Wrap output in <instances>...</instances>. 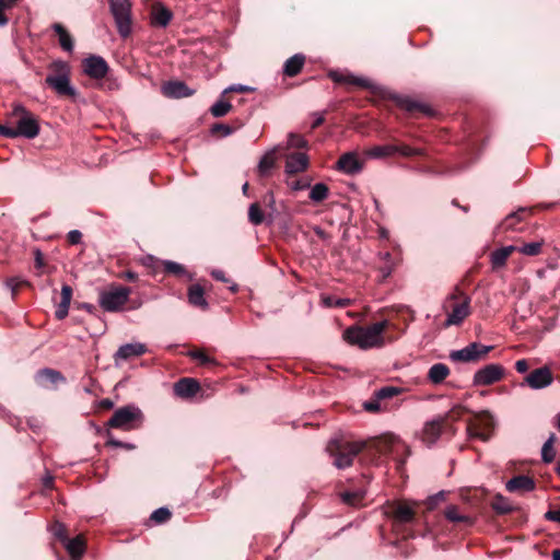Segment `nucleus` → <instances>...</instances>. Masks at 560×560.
Instances as JSON below:
<instances>
[{"instance_id":"nucleus-42","label":"nucleus","mask_w":560,"mask_h":560,"mask_svg":"<svg viewBox=\"0 0 560 560\" xmlns=\"http://www.w3.org/2000/svg\"><path fill=\"white\" fill-rule=\"evenodd\" d=\"M323 304L326 307L343 308L352 304L351 299H340L334 296H323Z\"/></svg>"},{"instance_id":"nucleus-4","label":"nucleus","mask_w":560,"mask_h":560,"mask_svg":"<svg viewBox=\"0 0 560 560\" xmlns=\"http://www.w3.org/2000/svg\"><path fill=\"white\" fill-rule=\"evenodd\" d=\"M365 445L364 441L334 439L328 443L326 451L335 458L334 465L338 469H345L353 464L354 458L363 451Z\"/></svg>"},{"instance_id":"nucleus-14","label":"nucleus","mask_w":560,"mask_h":560,"mask_svg":"<svg viewBox=\"0 0 560 560\" xmlns=\"http://www.w3.org/2000/svg\"><path fill=\"white\" fill-rule=\"evenodd\" d=\"M162 94L168 98H183L191 96L195 90L183 81H167L161 88Z\"/></svg>"},{"instance_id":"nucleus-6","label":"nucleus","mask_w":560,"mask_h":560,"mask_svg":"<svg viewBox=\"0 0 560 560\" xmlns=\"http://www.w3.org/2000/svg\"><path fill=\"white\" fill-rule=\"evenodd\" d=\"M471 299L465 294L458 287L447 296L444 307L451 308L447 314L446 326L459 325L470 314Z\"/></svg>"},{"instance_id":"nucleus-7","label":"nucleus","mask_w":560,"mask_h":560,"mask_svg":"<svg viewBox=\"0 0 560 560\" xmlns=\"http://www.w3.org/2000/svg\"><path fill=\"white\" fill-rule=\"evenodd\" d=\"M131 294V289L122 285L112 284L98 293V304L105 312H119L124 308Z\"/></svg>"},{"instance_id":"nucleus-47","label":"nucleus","mask_w":560,"mask_h":560,"mask_svg":"<svg viewBox=\"0 0 560 560\" xmlns=\"http://www.w3.org/2000/svg\"><path fill=\"white\" fill-rule=\"evenodd\" d=\"M306 147L307 141L303 136L294 132L288 135V148L304 149Z\"/></svg>"},{"instance_id":"nucleus-28","label":"nucleus","mask_w":560,"mask_h":560,"mask_svg":"<svg viewBox=\"0 0 560 560\" xmlns=\"http://www.w3.org/2000/svg\"><path fill=\"white\" fill-rule=\"evenodd\" d=\"M516 250V246L509 245L498 248L491 253L490 261L493 269L501 268L506 264L509 256Z\"/></svg>"},{"instance_id":"nucleus-24","label":"nucleus","mask_w":560,"mask_h":560,"mask_svg":"<svg viewBox=\"0 0 560 560\" xmlns=\"http://www.w3.org/2000/svg\"><path fill=\"white\" fill-rule=\"evenodd\" d=\"M72 299V288L68 284H63L61 288V301L57 306L55 316L57 319H63L67 317L69 306Z\"/></svg>"},{"instance_id":"nucleus-45","label":"nucleus","mask_w":560,"mask_h":560,"mask_svg":"<svg viewBox=\"0 0 560 560\" xmlns=\"http://www.w3.org/2000/svg\"><path fill=\"white\" fill-rule=\"evenodd\" d=\"M401 389L399 387L395 386H384L377 390L374 392V397L377 399H388L392 398L398 394H400Z\"/></svg>"},{"instance_id":"nucleus-64","label":"nucleus","mask_w":560,"mask_h":560,"mask_svg":"<svg viewBox=\"0 0 560 560\" xmlns=\"http://www.w3.org/2000/svg\"><path fill=\"white\" fill-rule=\"evenodd\" d=\"M528 368L529 365L526 359H521L515 362V370L521 374L526 373Z\"/></svg>"},{"instance_id":"nucleus-37","label":"nucleus","mask_w":560,"mask_h":560,"mask_svg":"<svg viewBox=\"0 0 560 560\" xmlns=\"http://www.w3.org/2000/svg\"><path fill=\"white\" fill-rule=\"evenodd\" d=\"M276 164V151L271 150L267 152L259 161L258 163V170L259 173L265 175L267 174L271 168L275 167Z\"/></svg>"},{"instance_id":"nucleus-8","label":"nucleus","mask_w":560,"mask_h":560,"mask_svg":"<svg viewBox=\"0 0 560 560\" xmlns=\"http://www.w3.org/2000/svg\"><path fill=\"white\" fill-rule=\"evenodd\" d=\"M109 10L114 16L117 31L124 38L131 33V3L129 0H109Z\"/></svg>"},{"instance_id":"nucleus-38","label":"nucleus","mask_w":560,"mask_h":560,"mask_svg":"<svg viewBox=\"0 0 560 560\" xmlns=\"http://www.w3.org/2000/svg\"><path fill=\"white\" fill-rule=\"evenodd\" d=\"M364 494L363 490L345 491L340 494V498L345 504L355 506L364 498Z\"/></svg>"},{"instance_id":"nucleus-61","label":"nucleus","mask_w":560,"mask_h":560,"mask_svg":"<svg viewBox=\"0 0 560 560\" xmlns=\"http://www.w3.org/2000/svg\"><path fill=\"white\" fill-rule=\"evenodd\" d=\"M310 186V182L304 179H296L290 184L291 189L295 191L307 189Z\"/></svg>"},{"instance_id":"nucleus-32","label":"nucleus","mask_w":560,"mask_h":560,"mask_svg":"<svg viewBox=\"0 0 560 560\" xmlns=\"http://www.w3.org/2000/svg\"><path fill=\"white\" fill-rule=\"evenodd\" d=\"M397 154L396 144L375 145L366 151V155L371 159H384Z\"/></svg>"},{"instance_id":"nucleus-10","label":"nucleus","mask_w":560,"mask_h":560,"mask_svg":"<svg viewBox=\"0 0 560 560\" xmlns=\"http://www.w3.org/2000/svg\"><path fill=\"white\" fill-rule=\"evenodd\" d=\"M504 375V368L498 363H491L477 370L474 374L475 386H489L499 382Z\"/></svg>"},{"instance_id":"nucleus-16","label":"nucleus","mask_w":560,"mask_h":560,"mask_svg":"<svg viewBox=\"0 0 560 560\" xmlns=\"http://www.w3.org/2000/svg\"><path fill=\"white\" fill-rule=\"evenodd\" d=\"M148 351L147 346L141 342L126 343L118 348L114 354L115 362L127 361L132 358L140 357Z\"/></svg>"},{"instance_id":"nucleus-59","label":"nucleus","mask_w":560,"mask_h":560,"mask_svg":"<svg viewBox=\"0 0 560 560\" xmlns=\"http://www.w3.org/2000/svg\"><path fill=\"white\" fill-rule=\"evenodd\" d=\"M264 202H265L266 207L270 209L271 213L277 212L276 199H275V195L272 191H268L264 196Z\"/></svg>"},{"instance_id":"nucleus-40","label":"nucleus","mask_w":560,"mask_h":560,"mask_svg":"<svg viewBox=\"0 0 560 560\" xmlns=\"http://www.w3.org/2000/svg\"><path fill=\"white\" fill-rule=\"evenodd\" d=\"M248 220L254 225H259L264 222L265 215L257 202H254L249 206Z\"/></svg>"},{"instance_id":"nucleus-30","label":"nucleus","mask_w":560,"mask_h":560,"mask_svg":"<svg viewBox=\"0 0 560 560\" xmlns=\"http://www.w3.org/2000/svg\"><path fill=\"white\" fill-rule=\"evenodd\" d=\"M450 368L444 363H435L428 371V380L434 384H442L450 375Z\"/></svg>"},{"instance_id":"nucleus-46","label":"nucleus","mask_w":560,"mask_h":560,"mask_svg":"<svg viewBox=\"0 0 560 560\" xmlns=\"http://www.w3.org/2000/svg\"><path fill=\"white\" fill-rule=\"evenodd\" d=\"M447 492L442 490L438 493L428 497L424 504L429 511L434 510L441 502H444L446 500Z\"/></svg>"},{"instance_id":"nucleus-34","label":"nucleus","mask_w":560,"mask_h":560,"mask_svg":"<svg viewBox=\"0 0 560 560\" xmlns=\"http://www.w3.org/2000/svg\"><path fill=\"white\" fill-rule=\"evenodd\" d=\"M393 515L400 523H410L415 517V511L406 504H399L394 510Z\"/></svg>"},{"instance_id":"nucleus-49","label":"nucleus","mask_w":560,"mask_h":560,"mask_svg":"<svg viewBox=\"0 0 560 560\" xmlns=\"http://www.w3.org/2000/svg\"><path fill=\"white\" fill-rule=\"evenodd\" d=\"M172 516L171 511L167 508H159L151 514V520L158 524L168 521Z\"/></svg>"},{"instance_id":"nucleus-3","label":"nucleus","mask_w":560,"mask_h":560,"mask_svg":"<svg viewBox=\"0 0 560 560\" xmlns=\"http://www.w3.org/2000/svg\"><path fill=\"white\" fill-rule=\"evenodd\" d=\"M49 74L45 79L47 86L59 96L77 97L78 91L71 84V68L67 61L57 59L48 65Z\"/></svg>"},{"instance_id":"nucleus-60","label":"nucleus","mask_w":560,"mask_h":560,"mask_svg":"<svg viewBox=\"0 0 560 560\" xmlns=\"http://www.w3.org/2000/svg\"><path fill=\"white\" fill-rule=\"evenodd\" d=\"M67 240L71 245L80 244L82 241V233L79 230H72L68 233Z\"/></svg>"},{"instance_id":"nucleus-11","label":"nucleus","mask_w":560,"mask_h":560,"mask_svg":"<svg viewBox=\"0 0 560 560\" xmlns=\"http://www.w3.org/2000/svg\"><path fill=\"white\" fill-rule=\"evenodd\" d=\"M82 70L89 78L102 80L107 75L109 66L103 57L90 55L82 60Z\"/></svg>"},{"instance_id":"nucleus-13","label":"nucleus","mask_w":560,"mask_h":560,"mask_svg":"<svg viewBox=\"0 0 560 560\" xmlns=\"http://www.w3.org/2000/svg\"><path fill=\"white\" fill-rule=\"evenodd\" d=\"M553 382V375L548 366H541L532 371L522 385H527L532 389L538 390L550 386Z\"/></svg>"},{"instance_id":"nucleus-25","label":"nucleus","mask_w":560,"mask_h":560,"mask_svg":"<svg viewBox=\"0 0 560 560\" xmlns=\"http://www.w3.org/2000/svg\"><path fill=\"white\" fill-rule=\"evenodd\" d=\"M304 63L305 56L303 54H295L284 62L283 73L290 78L295 77L301 72Z\"/></svg>"},{"instance_id":"nucleus-62","label":"nucleus","mask_w":560,"mask_h":560,"mask_svg":"<svg viewBox=\"0 0 560 560\" xmlns=\"http://www.w3.org/2000/svg\"><path fill=\"white\" fill-rule=\"evenodd\" d=\"M394 270V264H384L378 268V271L381 273L382 280H385L388 278Z\"/></svg>"},{"instance_id":"nucleus-21","label":"nucleus","mask_w":560,"mask_h":560,"mask_svg":"<svg viewBox=\"0 0 560 560\" xmlns=\"http://www.w3.org/2000/svg\"><path fill=\"white\" fill-rule=\"evenodd\" d=\"M394 100L400 108L405 109L408 113L420 112L427 116H431L433 114V110L430 108L429 105L418 102L411 97L395 96Z\"/></svg>"},{"instance_id":"nucleus-17","label":"nucleus","mask_w":560,"mask_h":560,"mask_svg":"<svg viewBox=\"0 0 560 560\" xmlns=\"http://www.w3.org/2000/svg\"><path fill=\"white\" fill-rule=\"evenodd\" d=\"M173 19V13L170 9H167L161 2H155L152 4L150 12V21L151 24L155 27H166L171 20Z\"/></svg>"},{"instance_id":"nucleus-29","label":"nucleus","mask_w":560,"mask_h":560,"mask_svg":"<svg viewBox=\"0 0 560 560\" xmlns=\"http://www.w3.org/2000/svg\"><path fill=\"white\" fill-rule=\"evenodd\" d=\"M525 208H520L515 212H511L508 214L504 220L497 226V233L500 231H513L516 229V225L523 221V214L525 213Z\"/></svg>"},{"instance_id":"nucleus-54","label":"nucleus","mask_w":560,"mask_h":560,"mask_svg":"<svg viewBox=\"0 0 560 560\" xmlns=\"http://www.w3.org/2000/svg\"><path fill=\"white\" fill-rule=\"evenodd\" d=\"M234 131H235V128L231 127L230 125L221 124V122L214 124L211 127V133L215 135V133L220 132L223 137H228V136L232 135Z\"/></svg>"},{"instance_id":"nucleus-57","label":"nucleus","mask_w":560,"mask_h":560,"mask_svg":"<svg viewBox=\"0 0 560 560\" xmlns=\"http://www.w3.org/2000/svg\"><path fill=\"white\" fill-rule=\"evenodd\" d=\"M24 283H26V281L20 277H13L7 280V287L10 288L13 295L16 293L18 289Z\"/></svg>"},{"instance_id":"nucleus-9","label":"nucleus","mask_w":560,"mask_h":560,"mask_svg":"<svg viewBox=\"0 0 560 560\" xmlns=\"http://www.w3.org/2000/svg\"><path fill=\"white\" fill-rule=\"evenodd\" d=\"M492 349L493 346L471 342L463 349L451 351L450 359L453 362H477L483 359Z\"/></svg>"},{"instance_id":"nucleus-19","label":"nucleus","mask_w":560,"mask_h":560,"mask_svg":"<svg viewBox=\"0 0 560 560\" xmlns=\"http://www.w3.org/2000/svg\"><path fill=\"white\" fill-rule=\"evenodd\" d=\"M198 381L190 377H183L174 384V394L180 398H191L199 392Z\"/></svg>"},{"instance_id":"nucleus-50","label":"nucleus","mask_w":560,"mask_h":560,"mask_svg":"<svg viewBox=\"0 0 560 560\" xmlns=\"http://www.w3.org/2000/svg\"><path fill=\"white\" fill-rule=\"evenodd\" d=\"M476 422L483 432H487L489 434L490 431L493 429V418L488 412H483L482 415H480Z\"/></svg>"},{"instance_id":"nucleus-12","label":"nucleus","mask_w":560,"mask_h":560,"mask_svg":"<svg viewBox=\"0 0 560 560\" xmlns=\"http://www.w3.org/2000/svg\"><path fill=\"white\" fill-rule=\"evenodd\" d=\"M447 422V417H436L427 421L420 432V439L427 446L434 445L442 434L443 425Z\"/></svg>"},{"instance_id":"nucleus-23","label":"nucleus","mask_w":560,"mask_h":560,"mask_svg":"<svg viewBox=\"0 0 560 560\" xmlns=\"http://www.w3.org/2000/svg\"><path fill=\"white\" fill-rule=\"evenodd\" d=\"M62 546L66 548L72 560H80L85 551V541L81 535L71 539L68 537L67 540L62 542Z\"/></svg>"},{"instance_id":"nucleus-26","label":"nucleus","mask_w":560,"mask_h":560,"mask_svg":"<svg viewBox=\"0 0 560 560\" xmlns=\"http://www.w3.org/2000/svg\"><path fill=\"white\" fill-rule=\"evenodd\" d=\"M188 301L191 305L201 310H207L209 304L205 298L203 288L200 284H192L188 289Z\"/></svg>"},{"instance_id":"nucleus-5","label":"nucleus","mask_w":560,"mask_h":560,"mask_svg":"<svg viewBox=\"0 0 560 560\" xmlns=\"http://www.w3.org/2000/svg\"><path fill=\"white\" fill-rule=\"evenodd\" d=\"M143 421L142 410L138 406L129 404L115 410L106 424L109 428L132 431L139 429Z\"/></svg>"},{"instance_id":"nucleus-22","label":"nucleus","mask_w":560,"mask_h":560,"mask_svg":"<svg viewBox=\"0 0 560 560\" xmlns=\"http://www.w3.org/2000/svg\"><path fill=\"white\" fill-rule=\"evenodd\" d=\"M308 167V156L303 152L292 153L285 160V173L298 174Z\"/></svg>"},{"instance_id":"nucleus-1","label":"nucleus","mask_w":560,"mask_h":560,"mask_svg":"<svg viewBox=\"0 0 560 560\" xmlns=\"http://www.w3.org/2000/svg\"><path fill=\"white\" fill-rule=\"evenodd\" d=\"M388 326L386 319L374 323L368 327L351 326L343 331V339L361 349L378 348L384 345L383 331Z\"/></svg>"},{"instance_id":"nucleus-15","label":"nucleus","mask_w":560,"mask_h":560,"mask_svg":"<svg viewBox=\"0 0 560 560\" xmlns=\"http://www.w3.org/2000/svg\"><path fill=\"white\" fill-rule=\"evenodd\" d=\"M536 488L535 480L526 475H517L505 483V489L511 493L532 492Z\"/></svg>"},{"instance_id":"nucleus-48","label":"nucleus","mask_w":560,"mask_h":560,"mask_svg":"<svg viewBox=\"0 0 560 560\" xmlns=\"http://www.w3.org/2000/svg\"><path fill=\"white\" fill-rule=\"evenodd\" d=\"M50 532L61 544L68 538L67 528L61 522L56 521L50 526Z\"/></svg>"},{"instance_id":"nucleus-51","label":"nucleus","mask_w":560,"mask_h":560,"mask_svg":"<svg viewBox=\"0 0 560 560\" xmlns=\"http://www.w3.org/2000/svg\"><path fill=\"white\" fill-rule=\"evenodd\" d=\"M346 84L357 85L365 89L372 88V83L369 79L355 77L353 74H346Z\"/></svg>"},{"instance_id":"nucleus-53","label":"nucleus","mask_w":560,"mask_h":560,"mask_svg":"<svg viewBox=\"0 0 560 560\" xmlns=\"http://www.w3.org/2000/svg\"><path fill=\"white\" fill-rule=\"evenodd\" d=\"M106 436H107V440H106V445L107 446L121 447V448H125V450H128V451H131V450L135 448L133 444L121 442V441L115 439L110 432H107Z\"/></svg>"},{"instance_id":"nucleus-27","label":"nucleus","mask_w":560,"mask_h":560,"mask_svg":"<svg viewBox=\"0 0 560 560\" xmlns=\"http://www.w3.org/2000/svg\"><path fill=\"white\" fill-rule=\"evenodd\" d=\"M491 508L499 515L510 514L517 510V508L513 505L511 501L501 493H497L493 497Z\"/></svg>"},{"instance_id":"nucleus-41","label":"nucleus","mask_w":560,"mask_h":560,"mask_svg":"<svg viewBox=\"0 0 560 560\" xmlns=\"http://www.w3.org/2000/svg\"><path fill=\"white\" fill-rule=\"evenodd\" d=\"M162 264L166 273L175 275L177 277H183L187 273L185 267L176 261L164 260Z\"/></svg>"},{"instance_id":"nucleus-20","label":"nucleus","mask_w":560,"mask_h":560,"mask_svg":"<svg viewBox=\"0 0 560 560\" xmlns=\"http://www.w3.org/2000/svg\"><path fill=\"white\" fill-rule=\"evenodd\" d=\"M36 383L42 387H48V385H57L65 383L66 377L57 370L44 368L37 371L35 374Z\"/></svg>"},{"instance_id":"nucleus-33","label":"nucleus","mask_w":560,"mask_h":560,"mask_svg":"<svg viewBox=\"0 0 560 560\" xmlns=\"http://www.w3.org/2000/svg\"><path fill=\"white\" fill-rule=\"evenodd\" d=\"M445 518L453 523H466L471 524L472 521L469 516L459 513L458 506L448 505L444 512Z\"/></svg>"},{"instance_id":"nucleus-36","label":"nucleus","mask_w":560,"mask_h":560,"mask_svg":"<svg viewBox=\"0 0 560 560\" xmlns=\"http://www.w3.org/2000/svg\"><path fill=\"white\" fill-rule=\"evenodd\" d=\"M556 440V435L553 433L547 439L541 448V459L544 463H552L556 457V451L553 448V443Z\"/></svg>"},{"instance_id":"nucleus-52","label":"nucleus","mask_w":560,"mask_h":560,"mask_svg":"<svg viewBox=\"0 0 560 560\" xmlns=\"http://www.w3.org/2000/svg\"><path fill=\"white\" fill-rule=\"evenodd\" d=\"M397 153L402 156H415V155H423L424 151L418 148H411L409 145H396Z\"/></svg>"},{"instance_id":"nucleus-55","label":"nucleus","mask_w":560,"mask_h":560,"mask_svg":"<svg viewBox=\"0 0 560 560\" xmlns=\"http://www.w3.org/2000/svg\"><path fill=\"white\" fill-rule=\"evenodd\" d=\"M189 357L191 359H195V360L199 361L200 364H211V363H214V360L212 358H210L208 354H206L205 352H202L200 350L190 351L189 352Z\"/></svg>"},{"instance_id":"nucleus-18","label":"nucleus","mask_w":560,"mask_h":560,"mask_svg":"<svg viewBox=\"0 0 560 560\" xmlns=\"http://www.w3.org/2000/svg\"><path fill=\"white\" fill-rule=\"evenodd\" d=\"M337 168L345 174L355 175L362 171L363 163L358 159L355 153L348 152L339 158Z\"/></svg>"},{"instance_id":"nucleus-2","label":"nucleus","mask_w":560,"mask_h":560,"mask_svg":"<svg viewBox=\"0 0 560 560\" xmlns=\"http://www.w3.org/2000/svg\"><path fill=\"white\" fill-rule=\"evenodd\" d=\"M11 117L16 118V127L0 124V135L7 138L24 137L34 139L39 133V125L35 116L22 104H15Z\"/></svg>"},{"instance_id":"nucleus-39","label":"nucleus","mask_w":560,"mask_h":560,"mask_svg":"<svg viewBox=\"0 0 560 560\" xmlns=\"http://www.w3.org/2000/svg\"><path fill=\"white\" fill-rule=\"evenodd\" d=\"M231 109V103L224 100H219L210 107V113L213 117L219 118L225 116Z\"/></svg>"},{"instance_id":"nucleus-35","label":"nucleus","mask_w":560,"mask_h":560,"mask_svg":"<svg viewBox=\"0 0 560 560\" xmlns=\"http://www.w3.org/2000/svg\"><path fill=\"white\" fill-rule=\"evenodd\" d=\"M329 195V188L324 183H317L315 184L310 191V199L313 202H322L325 199H327Z\"/></svg>"},{"instance_id":"nucleus-44","label":"nucleus","mask_w":560,"mask_h":560,"mask_svg":"<svg viewBox=\"0 0 560 560\" xmlns=\"http://www.w3.org/2000/svg\"><path fill=\"white\" fill-rule=\"evenodd\" d=\"M542 247V242H532L522 245L521 247H516L521 254L526 256H537L540 254Z\"/></svg>"},{"instance_id":"nucleus-63","label":"nucleus","mask_w":560,"mask_h":560,"mask_svg":"<svg viewBox=\"0 0 560 560\" xmlns=\"http://www.w3.org/2000/svg\"><path fill=\"white\" fill-rule=\"evenodd\" d=\"M545 518L560 524V506L556 510H549L545 514Z\"/></svg>"},{"instance_id":"nucleus-56","label":"nucleus","mask_w":560,"mask_h":560,"mask_svg":"<svg viewBox=\"0 0 560 560\" xmlns=\"http://www.w3.org/2000/svg\"><path fill=\"white\" fill-rule=\"evenodd\" d=\"M464 412H465L464 407L455 406L448 412H446L443 417H447V421H456L463 416Z\"/></svg>"},{"instance_id":"nucleus-43","label":"nucleus","mask_w":560,"mask_h":560,"mask_svg":"<svg viewBox=\"0 0 560 560\" xmlns=\"http://www.w3.org/2000/svg\"><path fill=\"white\" fill-rule=\"evenodd\" d=\"M467 433L470 439H478L481 441L489 440V433L483 432L476 421L475 422L470 421L468 423Z\"/></svg>"},{"instance_id":"nucleus-31","label":"nucleus","mask_w":560,"mask_h":560,"mask_svg":"<svg viewBox=\"0 0 560 560\" xmlns=\"http://www.w3.org/2000/svg\"><path fill=\"white\" fill-rule=\"evenodd\" d=\"M52 30L58 35L61 48L65 51L72 52L74 44L71 35L67 32V30L59 23L52 24Z\"/></svg>"},{"instance_id":"nucleus-58","label":"nucleus","mask_w":560,"mask_h":560,"mask_svg":"<svg viewBox=\"0 0 560 560\" xmlns=\"http://www.w3.org/2000/svg\"><path fill=\"white\" fill-rule=\"evenodd\" d=\"M381 399H377L373 396V398L369 401H365L363 404V408L364 410L369 411V412H378L381 410V404H380Z\"/></svg>"}]
</instances>
